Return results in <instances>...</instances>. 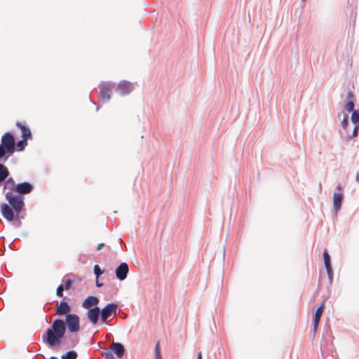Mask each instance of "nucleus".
<instances>
[{
	"label": "nucleus",
	"instance_id": "1",
	"mask_svg": "<svg viewBox=\"0 0 359 359\" xmlns=\"http://www.w3.org/2000/svg\"><path fill=\"white\" fill-rule=\"evenodd\" d=\"M81 330L80 317L76 314L67 315L65 318H57L42 335V341L53 348L62 344L67 331L76 334Z\"/></svg>",
	"mask_w": 359,
	"mask_h": 359
},
{
	"label": "nucleus",
	"instance_id": "2",
	"mask_svg": "<svg viewBox=\"0 0 359 359\" xmlns=\"http://www.w3.org/2000/svg\"><path fill=\"white\" fill-rule=\"evenodd\" d=\"M5 198L8 203H3L0 205V210L3 217H8L11 219L13 218V212L25 211L24 196L8 191L5 194Z\"/></svg>",
	"mask_w": 359,
	"mask_h": 359
},
{
	"label": "nucleus",
	"instance_id": "3",
	"mask_svg": "<svg viewBox=\"0 0 359 359\" xmlns=\"http://www.w3.org/2000/svg\"><path fill=\"white\" fill-rule=\"evenodd\" d=\"M10 172L8 168L3 163H0V187L4 183L3 192L6 189H9V191L15 192L17 189V184L13 177H8Z\"/></svg>",
	"mask_w": 359,
	"mask_h": 359
},
{
	"label": "nucleus",
	"instance_id": "4",
	"mask_svg": "<svg viewBox=\"0 0 359 359\" xmlns=\"http://www.w3.org/2000/svg\"><path fill=\"white\" fill-rule=\"evenodd\" d=\"M118 305L117 303L110 302L107 304L102 309H101L102 313V323L107 325H111L108 322V319L113 315H116L118 311Z\"/></svg>",
	"mask_w": 359,
	"mask_h": 359
},
{
	"label": "nucleus",
	"instance_id": "5",
	"mask_svg": "<svg viewBox=\"0 0 359 359\" xmlns=\"http://www.w3.org/2000/svg\"><path fill=\"white\" fill-rule=\"evenodd\" d=\"M0 145L4 147L7 151H11V154H14L15 151L14 135L11 132L5 133L1 137Z\"/></svg>",
	"mask_w": 359,
	"mask_h": 359
},
{
	"label": "nucleus",
	"instance_id": "6",
	"mask_svg": "<svg viewBox=\"0 0 359 359\" xmlns=\"http://www.w3.org/2000/svg\"><path fill=\"white\" fill-rule=\"evenodd\" d=\"M113 84L110 82L102 83L99 85V100L102 102H108L111 98V88Z\"/></svg>",
	"mask_w": 359,
	"mask_h": 359
},
{
	"label": "nucleus",
	"instance_id": "7",
	"mask_svg": "<svg viewBox=\"0 0 359 359\" xmlns=\"http://www.w3.org/2000/svg\"><path fill=\"white\" fill-rule=\"evenodd\" d=\"M54 309L56 312V314L60 318H65L67 315L73 314V313H71V305L65 299L61 300L60 302L55 306Z\"/></svg>",
	"mask_w": 359,
	"mask_h": 359
},
{
	"label": "nucleus",
	"instance_id": "8",
	"mask_svg": "<svg viewBox=\"0 0 359 359\" xmlns=\"http://www.w3.org/2000/svg\"><path fill=\"white\" fill-rule=\"evenodd\" d=\"M86 317L91 324L97 325L100 319L102 322L101 309L99 306L90 309L86 313Z\"/></svg>",
	"mask_w": 359,
	"mask_h": 359
},
{
	"label": "nucleus",
	"instance_id": "9",
	"mask_svg": "<svg viewBox=\"0 0 359 359\" xmlns=\"http://www.w3.org/2000/svg\"><path fill=\"white\" fill-rule=\"evenodd\" d=\"M133 90V84L125 80L120 81L116 86V90L119 91L122 96L130 94Z\"/></svg>",
	"mask_w": 359,
	"mask_h": 359
},
{
	"label": "nucleus",
	"instance_id": "10",
	"mask_svg": "<svg viewBox=\"0 0 359 359\" xmlns=\"http://www.w3.org/2000/svg\"><path fill=\"white\" fill-rule=\"evenodd\" d=\"M129 268L126 262H121L115 269V275L119 280H124L128 274Z\"/></svg>",
	"mask_w": 359,
	"mask_h": 359
},
{
	"label": "nucleus",
	"instance_id": "11",
	"mask_svg": "<svg viewBox=\"0 0 359 359\" xmlns=\"http://www.w3.org/2000/svg\"><path fill=\"white\" fill-rule=\"evenodd\" d=\"M33 189L34 186L31 183L28 182H23L17 184V189L15 192L17 193L16 194H20L24 196V195L31 193Z\"/></svg>",
	"mask_w": 359,
	"mask_h": 359
},
{
	"label": "nucleus",
	"instance_id": "12",
	"mask_svg": "<svg viewBox=\"0 0 359 359\" xmlns=\"http://www.w3.org/2000/svg\"><path fill=\"white\" fill-rule=\"evenodd\" d=\"M99 299L96 296L89 295L82 302V307L85 309L89 310L93 307L98 306Z\"/></svg>",
	"mask_w": 359,
	"mask_h": 359
},
{
	"label": "nucleus",
	"instance_id": "13",
	"mask_svg": "<svg viewBox=\"0 0 359 359\" xmlns=\"http://www.w3.org/2000/svg\"><path fill=\"white\" fill-rule=\"evenodd\" d=\"M344 195L341 192H334L333 194V209L335 215H337L338 212L341 208L342 201Z\"/></svg>",
	"mask_w": 359,
	"mask_h": 359
},
{
	"label": "nucleus",
	"instance_id": "14",
	"mask_svg": "<svg viewBox=\"0 0 359 359\" xmlns=\"http://www.w3.org/2000/svg\"><path fill=\"white\" fill-rule=\"evenodd\" d=\"M110 350L118 358H121L126 352V348L120 342H113L111 345Z\"/></svg>",
	"mask_w": 359,
	"mask_h": 359
},
{
	"label": "nucleus",
	"instance_id": "15",
	"mask_svg": "<svg viewBox=\"0 0 359 359\" xmlns=\"http://www.w3.org/2000/svg\"><path fill=\"white\" fill-rule=\"evenodd\" d=\"M16 126L20 129L21 136L23 139L28 140L32 138V132L28 126L23 125L20 121L16 122Z\"/></svg>",
	"mask_w": 359,
	"mask_h": 359
},
{
	"label": "nucleus",
	"instance_id": "16",
	"mask_svg": "<svg viewBox=\"0 0 359 359\" xmlns=\"http://www.w3.org/2000/svg\"><path fill=\"white\" fill-rule=\"evenodd\" d=\"M13 154L11 151H7L0 145V163L4 164Z\"/></svg>",
	"mask_w": 359,
	"mask_h": 359
},
{
	"label": "nucleus",
	"instance_id": "17",
	"mask_svg": "<svg viewBox=\"0 0 359 359\" xmlns=\"http://www.w3.org/2000/svg\"><path fill=\"white\" fill-rule=\"evenodd\" d=\"M324 309H325V306H324V302H323L315 311L313 316V319H315L316 321H317L318 320H320V318L324 311Z\"/></svg>",
	"mask_w": 359,
	"mask_h": 359
},
{
	"label": "nucleus",
	"instance_id": "18",
	"mask_svg": "<svg viewBox=\"0 0 359 359\" xmlns=\"http://www.w3.org/2000/svg\"><path fill=\"white\" fill-rule=\"evenodd\" d=\"M323 257L325 269L331 268L332 267L331 257H330L327 249L324 250L323 253Z\"/></svg>",
	"mask_w": 359,
	"mask_h": 359
},
{
	"label": "nucleus",
	"instance_id": "19",
	"mask_svg": "<svg viewBox=\"0 0 359 359\" xmlns=\"http://www.w3.org/2000/svg\"><path fill=\"white\" fill-rule=\"evenodd\" d=\"M27 145V140L22 138V140H18L15 143V151H22L25 150Z\"/></svg>",
	"mask_w": 359,
	"mask_h": 359
},
{
	"label": "nucleus",
	"instance_id": "20",
	"mask_svg": "<svg viewBox=\"0 0 359 359\" xmlns=\"http://www.w3.org/2000/svg\"><path fill=\"white\" fill-rule=\"evenodd\" d=\"M78 354L74 350L67 351L61 355V359H77Z\"/></svg>",
	"mask_w": 359,
	"mask_h": 359
},
{
	"label": "nucleus",
	"instance_id": "21",
	"mask_svg": "<svg viewBox=\"0 0 359 359\" xmlns=\"http://www.w3.org/2000/svg\"><path fill=\"white\" fill-rule=\"evenodd\" d=\"M14 217L16 218V219H24L25 218V211H16V212H13V218L12 219H8V217H4L5 219H6L8 222H11V221H13L14 219Z\"/></svg>",
	"mask_w": 359,
	"mask_h": 359
},
{
	"label": "nucleus",
	"instance_id": "22",
	"mask_svg": "<svg viewBox=\"0 0 359 359\" xmlns=\"http://www.w3.org/2000/svg\"><path fill=\"white\" fill-rule=\"evenodd\" d=\"M341 125L343 129L346 130V133H347L348 128V126H350L348 114H344V118H343V120L341 121Z\"/></svg>",
	"mask_w": 359,
	"mask_h": 359
},
{
	"label": "nucleus",
	"instance_id": "23",
	"mask_svg": "<svg viewBox=\"0 0 359 359\" xmlns=\"http://www.w3.org/2000/svg\"><path fill=\"white\" fill-rule=\"evenodd\" d=\"M351 113V120L353 125L359 124V111H355Z\"/></svg>",
	"mask_w": 359,
	"mask_h": 359
},
{
	"label": "nucleus",
	"instance_id": "24",
	"mask_svg": "<svg viewBox=\"0 0 359 359\" xmlns=\"http://www.w3.org/2000/svg\"><path fill=\"white\" fill-rule=\"evenodd\" d=\"M359 131V124L354 125L353 130L352 131L351 134H348V132L346 133V139L348 140H351V138L356 136Z\"/></svg>",
	"mask_w": 359,
	"mask_h": 359
},
{
	"label": "nucleus",
	"instance_id": "25",
	"mask_svg": "<svg viewBox=\"0 0 359 359\" xmlns=\"http://www.w3.org/2000/svg\"><path fill=\"white\" fill-rule=\"evenodd\" d=\"M344 109L346 110L348 113L355 111L354 109V101H346Z\"/></svg>",
	"mask_w": 359,
	"mask_h": 359
},
{
	"label": "nucleus",
	"instance_id": "26",
	"mask_svg": "<svg viewBox=\"0 0 359 359\" xmlns=\"http://www.w3.org/2000/svg\"><path fill=\"white\" fill-rule=\"evenodd\" d=\"M65 277L66 276H65L62 279V282H64L63 287L65 288L66 290H68L72 287L73 280H72L71 278L65 279Z\"/></svg>",
	"mask_w": 359,
	"mask_h": 359
},
{
	"label": "nucleus",
	"instance_id": "27",
	"mask_svg": "<svg viewBox=\"0 0 359 359\" xmlns=\"http://www.w3.org/2000/svg\"><path fill=\"white\" fill-rule=\"evenodd\" d=\"M93 272L96 278H98L103 273L104 270H102L99 265L95 264L93 267Z\"/></svg>",
	"mask_w": 359,
	"mask_h": 359
},
{
	"label": "nucleus",
	"instance_id": "28",
	"mask_svg": "<svg viewBox=\"0 0 359 359\" xmlns=\"http://www.w3.org/2000/svg\"><path fill=\"white\" fill-rule=\"evenodd\" d=\"M65 288L63 287L62 284H60L57 286L56 290V295L58 297H64V290Z\"/></svg>",
	"mask_w": 359,
	"mask_h": 359
},
{
	"label": "nucleus",
	"instance_id": "29",
	"mask_svg": "<svg viewBox=\"0 0 359 359\" xmlns=\"http://www.w3.org/2000/svg\"><path fill=\"white\" fill-rule=\"evenodd\" d=\"M155 359H162L159 342H157L155 346Z\"/></svg>",
	"mask_w": 359,
	"mask_h": 359
},
{
	"label": "nucleus",
	"instance_id": "30",
	"mask_svg": "<svg viewBox=\"0 0 359 359\" xmlns=\"http://www.w3.org/2000/svg\"><path fill=\"white\" fill-rule=\"evenodd\" d=\"M325 269H326V271H327V273L329 282H330V284H332V281H333V278H334V272H333L332 267H331V268H326Z\"/></svg>",
	"mask_w": 359,
	"mask_h": 359
},
{
	"label": "nucleus",
	"instance_id": "31",
	"mask_svg": "<svg viewBox=\"0 0 359 359\" xmlns=\"http://www.w3.org/2000/svg\"><path fill=\"white\" fill-rule=\"evenodd\" d=\"M11 222H12L13 225L15 228H20L22 224V221L20 219H16L15 217L13 221H11Z\"/></svg>",
	"mask_w": 359,
	"mask_h": 359
},
{
	"label": "nucleus",
	"instance_id": "32",
	"mask_svg": "<svg viewBox=\"0 0 359 359\" xmlns=\"http://www.w3.org/2000/svg\"><path fill=\"white\" fill-rule=\"evenodd\" d=\"M102 355L105 357L106 359H116L111 351H104Z\"/></svg>",
	"mask_w": 359,
	"mask_h": 359
},
{
	"label": "nucleus",
	"instance_id": "33",
	"mask_svg": "<svg viewBox=\"0 0 359 359\" xmlns=\"http://www.w3.org/2000/svg\"><path fill=\"white\" fill-rule=\"evenodd\" d=\"M353 97H354L353 93L351 90H348L346 94V101H354Z\"/></svg>",
	"mask_w": 359,
	"mask_h": 359
},
{
	"label": "nucleus",
	"instance_id": "34",
	"mask_svg": "<svg viewBox=\"0 0 359 359\" xmlns=\"http://www.w3.org/2000/svg\"><path fill=\"white\" fill-rule=\"evenodd\" d=\"M319 323H320V320H319L316 321L315 319H313V332H314V334L317 332Z\"/></svg>",
	"mask_w": 359,
	"mask_h": 359
},
{
	"label": "nucleus",
	"instance_id": "35",
	"mask_svg": "<svg viewBox=\"0 0 359 359\" xmlns=\"http://www.w3.org/2000/svg\"><path fill=\"white\" fill-rule=\"evenodd\" d=\"M95 285H96L97 287H102V286H103V283H101V282H100V281L98 280V278H96V280H95Z\"/></svg>",
	"mask_w": 359,
	"mask_h": 359
},
{
	"label": "nucleus",
	"instance_id": "36",
	"mask_svg": "<svg viewBox=\"0 0 359 359\" xmlns=\"http://www.w3.org/2000/svg\"><path fill=\"white\" fill-rule=\"evenodd\" d=\"M343 189L342 186L340 183H339L336 187V190L341 191Z\"/></svg>",
	"mask_w": 359,
	"mask_h": 359
},
{
	"label": "nucleus",
	"instance_id": "37",
	"mask_svg": "<svg viewBox=\"0 0 359 359\" xmlns=\"http://www.w3.org/2000/svg\"><path fill=\"white\" fill-rule=\"evenodd\" d=\"M104 246V243H101L98 244V245L97 246V250H101Z\"/></svg>",
	"mask_w": 359,
	"mask_h": 359
},
{
	"label": "nucleus",
	"instance_id": "38",
	"mask_svg": "<svg viewBox=\"0 0 359 359\" xmlns=\"http://www.w3.org/2000/svg\"><path fill=\"white\" fill-rule=\"evenodd\" d=\"M37 357H41L42 358H45L44 355L41 354V353H37L36 355H35V358H37Z\"/></svg>",
	"mask_w": 359,
	"mask_h": 359
},
{
	"label": "nucleus",
	"instance_id": "39",
	"mask_svg": "<svg viewBox=\"0 0 359 359\" xmlns=\"http://www.w3.org/2000/svg\"><path fill=\"white\" fill-rule=\"evenodd\" d=\"M197 359H202V353L199 352L197 355Z\"/></svg>",
	"mask_w": 359,
	"mask_h": 359
},
{
	"label": "nucleus",
	"instance_id": "40",
	"mask_svg": "<svg viewBox=\"0 0 359 359\" xmlns=\"http://www.w3.org/2000/svg\"><path fill=\"white\" fill-rule=\"evenodd\" d=\"M355 180L356 182H359V172H358L356 174Z\"/></svg>",
	"mask_w": 359,
	"mask_h": 359
},
{
	"label": "nucleus",
	"instance_id": "41",
	"mask_svg": "<svg viewBox=\"0 0 359 359\" xmlns=\"http://www.w3.org/2000/svg\"><path fill=\"white\" fill-rule=\"evenodd\" d=\"M222 256H223V258H224V257H225V248H224V249H223V255H222Z\"/></svg>",
	"mask_w": 359,
	"mask_h": 359
},
{
	"label": "nucleus",
	"instance_id": "42",
	"mask_svg": "<svg viewBox=\"0 0 359 359\" xmlns=\"http://www.w3.org/2000/svg\"><path fill=\"white\" fill-rule=\"evenodd\" d=\"M13 242L9 244V248H10L11 249H13Z\"/></svg>",
	"mask_w": 359,
	"mask_h": 359
},
{
	"label": "nucleus",
	"instance_id": "43",
	"mask_svg": "<svg viewBox=\"0 0 359 359\" xmlns=\"http://www.w3.org/2000/svg\"><path fill=\"white\" fill-rule=\"evenodd\" d=\"M72 343L74 344H77L78 343V339L77 340H72Z\"/></svg>",
	"mask_w": 359,
	"mask_h": 359
},
{
	"label": "nucleus",
	"instance_id": "44",
	"mask_svg": "<svg viewBox=\"0 0 359 359\" xmlns=\"http://www.w3.org/2000/svg\"><path fill=\"white\" fill-rule=\"evenodd\" d=\"M48 359H58L57 357L55 356H51L50 358Z\"/></svg>",
	"mask_w": 359,
	"mask_h": 359
},
{
	"label": "nucleus",
	"instance_id": "45",
	"mask_svg": "<svg viewBox=\"0 0 359 359\" xmlns=\"http://www.w3.org/2000/svg\"><path fill=\"white\" fill-rule=\"evenodd\" d=\"M1 222H2V220H1V219H0V223H1Z\"/></svg>",
	"mask_w": 359,
	"mask_h": 359
}]
</instances>
